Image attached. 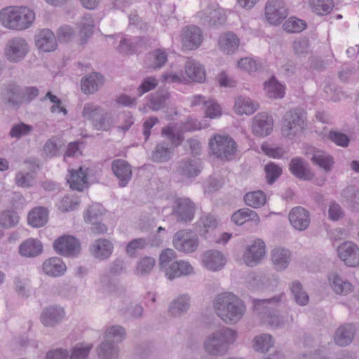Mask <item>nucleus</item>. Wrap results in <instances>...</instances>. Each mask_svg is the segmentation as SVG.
<instances>
[{
  "label": "nucleus",
  "mask_w": 359,
  "mask_h": 359,
  "mask_svg": "<svg viewBox=\"0 0 359 359\" xmlns=\"http://www.w3.org/2000/svg\"><path fill=\"white\" fill-rule=\"evenodd\" d=\"M99 290L102 294H111L116 290V284L108 274H102L100 277Z\"/></svg>",
  "instance_id": "obj_59"
},
{
  "label": "nucleus",
  "mask_w": 359,
  "mask_h": 359,
  "mask_svg": "<svg viewBox=\"0 0 359 359\" xmlns=\"http://www.w3.org/2000/svg\"><path fill=\"white\" fill-rule=\"evenodd\" d=\"M203 263L208 270L217 271L224 266L226 258L221 252L210 250L203 254Z\"/></svg>",
  "instance_id": "obj_24"
},
{
  "label": "nucleus",
  "mask_w": 359,
  "mask_h": 359,
  "mask_svg": "<svg viewBox=\"0 0 359 359\" xmlns=\"http://www.w3.org/2000/svg\"><path fill=\"white\" fill-rule=\"evenodd\" d=\"M185 76L187 81L203 83L205 80V72L203 66L193 58H188L184 65Z\"/></svg>",
  "instance_id": "obj_22"
},
{
  "label": "nucleus",
  "mask_w": 359,
  "mask_h": 359,
  "mask_svg": "<svg viewBox=\"0 0 359 359\" xmlns=\"http://www.w3.org/2000/svg\"><path fill=\"white\" fill-rule=\"evenodd\" d=\"M355 331V326L352 323L341 325L335 332V343L340 346H346L350 344L353 339Z\"/></svg>",
  "instance_id": "obj_29"
},
{
  "label": "nucleus",
  "mask_w": 359,
  "mask_h": 359,
  "mask_svg": "<svg viewBox=\"0 0 359 359\" xmlns=\"http://www.w3.org/2000/svg\"><path fill=\"white\" fill-rule=\"evenodd\" d=\"M306 154L311 155V161L320 168L323 169L325 172H330L334 164L333 158L327 153L311 148L306 151Z\"/></svg>",
  "instance_id": "obj_25"
},
{
  "label": "nucleus",
  "mask_w": 359,
  "mask_h": 359,
  "mask_svg": "<svg viewBox=\"0 0 359 359\" xmlns=\"http://www.w3.org/2000/svg\"><path fill=\"white\" fill-rule=\"evenodd\" d=\"M161 243L162 239L157 236H155L153 240L142 238H135L127 245L126 252L128 255H133L137 250L143 249L147 245L158 246Z\"/></svg>",
  "instance_id": "obj_39"
},
{
  "label": "nucleus",
  "mask_w": 359,
  "mask_h": 359,
  "mask_svg": "<svg viewBox=\"0 0 359 359\" xmlns=\"http://www.w3.org/2000/svg\"><path fill=\"white\" fill-rule=\"evenodd\" d=\"M43 270L46 274L57 277L64 274L66 271V265L60 258L51 257L43 262Z\"/></svg>",
  "instance_id": "obj_34"
},
{
  "label": "nucleus",
  "mask_w": 359,
  "mask_h": 359,
  "mask_svg": "<svg viewBox=\"0 0 359 359\" xmlns=\"http://www.w3.org/2000/svg\"><path fill=\"white\" fill-rule=\"evenodd\" d=\"M201 172V165L198 161L186 159L179 163L177 172L187 178L195 177Z\"/></svg>",
  "instance_id": "obj_35"
},
{
  "label": "nucleus",
  "mask_w": 359,
  "mask_h": 359,
  "mask_svg": "<svg viewBox=\"0 0 359 359\" xmlns=\"http://www.w3.org/2000/svg\"><path fill=\"white\" fill-rule=\"evenodd\" d=\"M126 337V330L121 325H111L108 327L104 332V340L114 339V343L121 342Z\"/></svg>",
  "instance_id": "obj_53"
},
{
  "label": "nucleus",
  "mask_w": 359,
  "mask_h": 359,
  "mask_svg": "<svg viewBox=\"0 0 359 359\" xmlns=\"http://www.w3.org/2000/svg\"><path fill=\"white\" fill-rule=\"evenodd\" d=\"M216 314L228 325H234L243 317L246 307L243 301L231 292L218 294L213 301Z\"/></svg>",
  "instance_id": "obj_2"
},
{
  "label": "nucleus",
  "mask_w": 359,
  "mask_h": 359,
  "mask_svg": "<svg viewBox=\"0 0 359 359\" xmlns=\"http://www.w3.org/2000/svg\"><path fill=\"white\" fill-rule=\"evenodd\" d=\"M33 130V127L24 123L15 124L12 126L9 135L12 138L20 139L23 136L28 135Z\"/></svg>",
  "instance_id": "obj_62"
},
{
  "label": "nucleus",
  "mask_w": 359,
  "mask_h": 359,
  "mask_svg": "<svg viewBox=\"0 0 359 359\" xmlns=\"http://www.w3.org/2000/svg\"><path fill=\"white\" fill-rule=\"evenodd\" d=\"M70 188L74 190L82 191L87 187V173L82 167L78 170L70 171V177L67 179Z\"/></svg>",
  "instance_id": "obj_37"
},
{
  "label": "nucleus",
  "mask_w": 359,
  "mask_h": 359,
  "mask_svg": "<svg viewBox=\"0 0 359 359\" xmlns=\"http://www.w3.org/2000/svg\"><path fill=\"white\" fill-rule=\"evenodd\" d=\"M113 245L107 239H97L91 245V254L97 259L103 260L109 257L112 253Z\"/></svg>",
  "instance_id": "obj_30"
},
{
  "label": "nucleus",
  "mask_w": 359,
  "mask_h": 359,
  "mask_svg": "<svg viewBox=\"0 0 359 359\" xmlns=\"http://www.w3.org/2000/svg\"><path fill=\"white\" fill-rule=\"evenodd\" d=\"M169 280H172L181 276H187L194 273L193 266L189 262L184 260H177L172 264L161 269Z\"/></svg>",
  "instance_id": "obj_15"
},
{
  "label": "nucleus",
  "mask_w": 359,
  "mask_h": 359,
  "mask_svg": "<svg viewBox=\"0 0 359 359\" xmlns=\"http://www.w3.org/2000/svg\"><path fill=\"white\" fill-rule=\"evenodd\" d=\"M204 111L206 117L215 118L222 114L220 106L215 100H207L204 105Z\"/></svg>",
  "instance_id": "obj_64"
},
{
  "label": "nucleus",
  "mask_w": 359,
  "mask_h": 359,
  "mask_svg": "<svg viewBox=\"0 0 359 359\" xmlns=\"http://www.w3.org/2000/svg\"><path fill=\"white\" fill-rule=\"evenodd\" d=\"M288 219L292 227L299 231L307 229L311 223L309 212L301 206L293 208L289 212Z\"/></svg>",
  "instance_id": "obj_16"
},
{
  "label": "nucleus",
  "mask_w": 359,
  "mask_h": 359,
  "mask_svg": "<svg viewBox=\"0 0 359 359\" xmlns=\"http://www.w3.org/2000/svg\"><path fill=\"white\" fill-rule=\"evenodd\" d=\"M304 114L298 109H292L287 111L283 116L281 125V133L283 136L290 140L301 134L305 126Z\"/></svg>",
  "instance_id": "obj_5"
},
{
  "label": "nucleus",
  "mask_w": 359,
  "mask_h": 359,
  "mask_svg": "<svg viewBox=\"0 0 359 359\" xmlns=\"http://www.w3.org/2000/svg\"><path fill=\"white\" fill-rule=\"evenodd\" d=\"M172 149L165 142L157 144L151 153V159L154 162L163 163L168 161L171 158Z\"/></svg>",
  "instance_id": "obj_41"
},
{
  "label": "nucleus",
  "mask_w": 359,
  "mask_h": 359,
  "mask_svg": "<svg viewBox=\"0 0 359 359\" xmlns=\"http://www.w3.org/2000/svg\"><path fill=\"white\" fill-rule=\"evenodd\" d=\"M266 179L269 184H273L281 175L282 169L273 163L265 165Z\"/></svg>",
  "instance_id": "obj_63"
},
{
  "label": "nucleus",
  "mask_w": 359,
  "mask_h": 359,
  "mask_svg": "<svg viewBox=\"0 0 359 359\" xmlns=\"http://www.w3.org/2000/svg\"><path fill=\"white\" fill-rule=\"evenodd\" d=\"M287 14V8L283 0H269L265 6L266 18L271 25L280 24Z\"/></svg>",
  "instance_id": "obj_10"
},
{
  "label": "nucleus",
  "mask_w": 359,
  "mask_h": 359,
  "mask_svg": "<svg viewBox=\"0 0 359 359\" xmlns=\"http://www.w3.org/2000/svg\"><path fill=\"white\" fill-rule=\"evenodd\" d=\"M283 297L284 294L280 293L269 299H253L254 312L264 324L273 328H282L294 322L292 315H280L271 306L281 302Z\"/></svg>",
  "instance_id": "obj_1"
},
{
  "label": "nucleus",
  "mask_w": 359,
  "mask_h": 359,
  "mask_svg": "<svg viewBox=\"0 0 359 359\" xmlns=\"http://www.w3.org/2000/svg\"><path fill=\"white\" fill-rule=\"evenodd\" d=\"M265 255V243L262 239L257 238L246 248L243 255V259L247 266L253 267L261 262Z\"/></svg>",
  "instance_id": "obj_11"
},
{
  "label": "nucleus",
  "mask_w": 359,
  "mask_h": 359,
  "mask_svg": "<svg viewBox=\"0 0 359 359\" xmlns=\"http://www.w3.org/2000/svg\"><path fill=\"white\" fill-rule=\"evenodd\" d=\"M337 252L339 258L351 267L359 265V248L352 242H344L338 247Z\"/></svg>",
  "instance_id": "obj_17"
},
{
  "label": "nucleus",
  "mask_w": 359,
  "mask_h": 359,
  "mask_svg": "<svg viewBox=\"0 0 359 359\" xmlns=\"http://www.w3.org/2000/svg\"><path fill=\"white\" fill-rule=\"evenodd\" d=\"M239 39L232 32L222 34L218 39V46L221 50L232 54L239 46Z\"/></svg>",
  "instance_id": "obj_33"
},
{
  "label": "nucleus",
  "mask_w": 359,
  "mask_h": 359,
  "mask_svg": "<svg viewBox=\"0 0 359 359\" xmlns=\"http://www.w3.org/2000/svg\"><path fill=\"white\" fill-rule=\"evenodd\" d=\"M53 248L61 255L74 257L80 252V242L74 236L65 235L54 241Z\"/></svg>",
  "instance_id": "obj_12"
},
{
  "label": "nucleus",
  "mask_w": 359,
  "mask_h": 359,
  "mask_svg": "<svg viewBox=\"0 0 359 359\" xmlns=\"http://www.w3.org/2000/svg\"><path fill=\"white\" fill-rule=\"evenodd\" d=\"M195 205L188 198H177L175 201L172 214L178 222H190L193 219Z\"/></svg>",
  "instance_id": "obj_13"
},
{
  "label": "nucleus",
  "mask_w": 359,
  "mask_h": 359,
  "mask_svg": "<svg viewBox=\"0 0 359 359\" xmlns=\"http://www.w3.org/2000/svg\"><path fill=\"white\" fill-rule=\"evenodd\" d=\"M181 38L183 47L187 50H196L203 41V33L197 26H187L182 29Z\"/></svg>",
  "instance_id": "obj_14"
},
{
  "label": "nucleus",
  "mask_w": 359,
  "mask_h": 359,
  "mask_svg": "<svg viewBox=\"0 0 359 359\" xmlns=\"http://www.w3.org/2000/svg\"><path fill=\"white\" fill-rule=\"evenodd\" d=\"M290 290L293 295L295 302L299 306H306L309 304V297L307 292L304 290L301 283L294 280L291 283Z\"/></svg>",
  "instance_id": "obj_45"
},
{
  "label": "nucleus",
  "mask_w": 359,
  "mask_h": 359,
  "mask_svg": "<svg viewBox=\"0 0 359 359\" xmlns=\"http://www.w3.org/2000/svg\"><path fill=\"white\" fill-rule=\"evenodd\" d=\"M244 201L248 206L259 208L266 203V195L262 191H250L244 196Z\"/></svg>",
  "instance_id": "obj_47"
},
{
  "label": "nucleus",
  "mask_w": 359,
  "mask_h": 359,
  "mask_svg": "<svg viewBox=\"0 0 359 359\" xmlns=\"http://www.w3.org/2000/svg\"><path fill=\"white\" fill-rule=\"evenodd\" d=\"M196 18L199 22L210 27L223 25L226 20L224 11L217 4H212L198 11Z\"/></svg>",
  "instance_id": "obj_7"
},
{
  "label": "nucleus",
  "mask_w": 359,
  "mask_h": 359,
  "mask_svg": "<svg viewBox=\"0 0 359 359\" xmlns=\"http://www.w3.org/2000/svg\"><path fill=\"white\" fill-rule=\"evenodd\" d=\"M119 348L111 340L103 341L97 348V353L102 359H116Z\"/></svg>",
  "instance_id": "obj_40"
},
{
  "label": "nucleus",
  "mask_w": 359,
  "mask_h": 359,
  "mask_svg": "<svg viewBox=\"0 0 359 359\" xmlns=\"http://www.w3.org/2000/svg\"><path fill=\"white\" fill-rule=\"evenodd\" d=\"M104 207L100 203H93L89 205L88 209L83 213V217L86 222L94 224L104 213Z\"/></svg>",
  "instance_id": "obj_49"
},
{
  "label": "nucleus",
  "mask_w": 359,
  "mask_h": 359,
  "mask_svg": "<svg viewBox=\"0 0 359 359\" xmlns=\"http://www.w3.org/2000/svg\"><path fill=\"white\" fill-rule=\"evenodd\" d=\"M231 220L237 225H242L248 221L259 222V217L255 211L249 208H242L232 215Z\"/></svg>",
  "instance_id": "obj_43"
},
{
  "label": "nucleus",
  "mask_w": 359,
  "mask_h": 359,
  "mask_svg": "<svg viewBox=\"0 0 359 359\" xmlns=\"http://www.w3.org/2000/svg\"><path fill=\"white\" fill-rule=\"evenodd\" d=\"M48 221V210L43 207L34 208L28 215V222L34 227H41Z\"/></svg>",
  "instance_id": "obj_42"
},
{
  "label": "nucleus",
  "mask_w": 359,
  "mask_h": 359,
  "mask_svg": "<svg viewBox=\"0 0 359 359\" xmlns=\"http://www.w3.org/2000/svg\"><path fill=\"white\" fill-rule=\"evenodd\" d=\"M29 50L27 40L21 36H15L8 40L4 55L11 62H19L22 60Z\"/></svg>",
  "instance_id": "obj_8"
},
{
  "label": "nucleus",
  "mask_w": 359,
  "mask_h": 359,
  "mask_svg": "<svg viewBox=\"0 0 359 359\" xmlns=\"http://www.w3.org/2000/svg\"><path fill=\"white\" fill-rule=\"evenodd\" d=\"M93 348L91 344H77L71 350L70 359H86Z\"/></svg>",
  "instance_id": "obj_57"
},
{
  "label": "nucleus",
  "mask_w": 359,
  "mask_h": 359,
  "mask_svg": "<svg viewBox=\"0 0 359 359\" xmlns=\"http://www.w3.org/2000/svg\"><path fill=\"white\" fill-rule=\"evenodd\" d=\"M209 146L212 155L222 161H229L235 158L236 143L230 137L214 135L209 141Z\"/></svg>",
  "instance_id": "obj_6"
},
{
  "label": "nucleus",
  "mask_w": 359,
  "mask_h": 359,
  "mask_svg": "<svg viewBox=\"0 0 359 359\" xmlns=\"http://www.w3.org/2000/svg\"><path fill=\"white\" fill-rule=\"evenodd\" d=\"M259 108V104L249 97H239L235 101L234 109L237 114L250 115Z\"/></svg>",
  "instance_id": "obj_38"
},
{
  "label": "nucleus",
  "mask_w": 359,
  "mask_h": 359,
  "mask_svg": "<svg viewBox=\"0 0 359 359\" xmlns=\"http://www.w3.org/2000/svg\"><path fill=\"white\" fill-rule=\"evenodd\" d=\"M341 196L353 210H359V189L355 186H348L341 192Z\"/></svg>",
  "instance_id": "obj_44"
},
{
  "label": "nucleus",
  "mask_w": 359,
  "mask_h": 359,
  "mask_svg": "<svg viewBox=\"0 0 359 359\" xmlns=\"http://www.w3.org/2000/svg\"><path fill=\"white\" fill-rule=\"evenodd\" d=\"M64 316L65 311L62 308L50 306L43 309L41 315V321L46 327H53L59 323Z\"/></svg>",
  "instance_id": "obj_27"
},
{
  "label": "nucleus",
  "mask_w": 359,
  "mask_h": 359,
  "mask_svg": "<svg viewBox=\"0 0 359 359\" xmlns=\"http://www.w3.org/2000/svg\"><path fill=\"white\" fill-rule=\"evenodd\" d=\"M190 308V297L188 294H182L170 303L168 311L174 317H180L186 313Z\"/></svg>",
  "instance_id": "obj_32"
},
{
  "label": "nucleus",
  "mask_w": 359,
  "mask_h": 359,
  "mask_svg": "<svg viewBox=\"0 0 359 359\" xmlns=\"http://www.w3.org/2000/svg\"><path fill=\"white\" fill-rule=\"evenodd\" d=\"M306 27V22L296 17L289 18L283 25V29L290 33L301 32Z\"/></svg>",
  "instance_id": "obj_56"
},
{
  "label": "nucleus",
  "mask_w": 359,
  "mask_h": 359,
  "mask_svg": "<svg viewBox=\"0 0 359 359\" xmlns=\"http://www.w3.org/2000/svg\"><path fill=\"white\" fill-rule=\"evenodd\" d=\"M43 245L40 241L29 238L24 241L19 247V253L25 257H35L41 254Z\"/></svg>",
  "instance_id": "obj_31"
},
{
  "label": "nucleus",
  "mask_w": 359,
  "mask_h": 359,
  "mask_svg": "<svg viewBox=\"0 0 359 359\" xmlns=\"http://www.w3.org/2000/svg\"><path fill=\"white\" fill-rule=\"evenodd\" d=\"M3 101L8 107L18 108L23 103L22 88L15 84L9 85L3 95Z\"/></svg>",
  "instance_id": "obj_28"
},
{
  "label": "nucleus",
  "mask_w": 359,
  "mask_h": 359,
  "mask_svg": "<svg viewBox=\"0 0 359 359\" xmlns=\"http://www.w3.org/2000/svg\"><path fill=\"white\" fill-rule=\"evenodd\" d=\"M170 98L168 91H158L151 95L149 100V108L153 111H158L165 107L166 101Z\"/></svg>",
  "instance_id": "obj_50"
},
{
  "label": "nucleus",
  "mask_w": 359,
  "mask_h": 359,
  "mask_svg": "<svg viewBox=\"0 0 359 359\" xmlns=\"http://www.w3.org/2000/svg\"><path fill=\"white\" fill-rule=\"evenodd\" d=\"M237 337V332L228 327L215 330L205 338L203 344L204 351L210 356H224L236 341Z\"/></svg>",
  "instance_id": "obj_3"
},
{
  "label": "nucleus",
  "mask_w": 359,
  "mask_h": 359,
  "mask_svg": "<svg viewBox=\"0 0 359 359\" xmlns=\"http://www.w3.org/2000/svg\"><path fill=\"white\" fill-rule=\"evenodd\" d=\"M104 109L99 105L92 102H87L84 104L82 116L83 118L88 120L91 124L98 118L99 115Z\"/></svg>",
  "instance_id": "obj_54"
},
{
  "label": "nucleus",
  "mask_w": 359,
  "mask_h": 359,
  "mask_svg": "<svg viewBox=\"0 0 359 359\" xmlns=\"http://www.w3.org/2000/svg\"><path fill=\"white\" fill-rule=\"evenodd\" d=\"M104 77L102 74L97 72H93L81 79V90L86 95L94 94L104 84Z\"/></svg>",
  "instance_id": "obj_26"
},
{
  "label": "nucleus",
  "mask_w": 359,
  "mask_h": 359,
  "mask_svg": "<svg viewBox=\"0 0 359 359\" xmlns=\"http://www.w3.org/2000/svg\"><path fill=\"white\" fill-rule=\"evenodd\" d=\"M198 237L191 231L180 230L172 238V244L176 250L185 253L195 252L198 247Z\"/></svg>",
  "instance_id": "obj_9"
},
{
  "label": "nucleus",
  "mask_w": 359,
  "mask_h": 359,
  "mask_svg": "<svg viewBox=\"0 0 359 359\" xmlns=\"http://www.w3.org/2000/svg\"><path fill=\"white\" fill-rule=\"evenodd\" d=\"M328 279L332 289L337 294L346 295L353 290L352 284L336 273L330 274Z\"/></svg>",
  "instance_id": "obj_36"
},
{
  "label": "nucleus",
  "mask_w": 359,
  "mask_h": 359,
  "mask_svg": "<svg viewBox=\"0 0 359 359\" xmlns=\"http://www.w3.org/2000/svg\"><path fill=\"white\" fill-rule=\"evenodd\" d=\"M92 126L97 130L108 131L114 126L113 118L109 113L103 110Z\"/></svg>",
  "instance_id": "obj_52"
},
{
  "label": "nucleus",
  "mask_w": 359,
  "mask_h": 359,
  "mask_svg": "<svg viewBox=\"0 0 359 359\" xmlns=\"http://www.w3.org/2000/svg\"><path fill=\"white\" fill-rule=\"evenodd\" d=\"M273 337L269 334H262L255 337L253 348L257 352L264 353L273 346Z\"/></svg>",
  "instance_id": "obj_48"
},
{
  "label": "nucleus",
  "mask_w": 359,
  "mask_h": 359,
  "mask_svg": "<svg viewBox=\"0 0 359 359\" xmlns=\"http://www.w3.org/2000/svg\"><path fill=\"white\" fill-rule=\"evenodd\" d=\"M34 19V13L27 7L10 6L0 11V22L10 29H26L32 25Z\"/></svg>",
  "instance_id": "obj_4"
},
{
  "label": "nucleus",
  "mask_w": 359,
  "mask_h": 359,
  "mask_svg": "<svg viewBox=\"0 0 359 359\" xmlns=\"http://www.w3.org/2000/svg\"><path fill=\"white\" fill-rule=\"evenodd\" d=\"M289 170L299 180L309 181L314 177V174L311 170L308 162L299 157H295L290 160Z\"/></svg>",
  "instance_id": "obj_18"
},
{
  "label": "nucleus",
  "mask_w": 359,
  "mask_h": 359,
  "mask_svg": "<svg viewBox=\"0 0 359 359\" xmlns=\"http://www.w3.org/2000/svg\"><path fill=\"white\" fill-rule=\"evenodd\" d=\"M19 222V216L14 211L6 210L0 213V225L4 228H12Z\"/></svg>",
  "instance_id": "obj_58"
},
{
  "label": "nucleus",
  "mask_w": 359,
  "mask_h": 359,
  "mask_svg": "<svg viewBox=\"0 0 359 359\" xmlns=\"http://www.w3.org/2000/svg\"><path fill=\"white\" fill-rule=\"evenodd\" d=\"M264 89L269 98L277 99L284 97V86L274 77L271 78L269 81L265 82Z\"/></svg>",
  "instance_id": "obj_46"
},
{
  "label": "nucleus",
  "mask_w": 359,
  "mask_h": 359,
  "mask_svg": "<svg viewBox=\"0 0 359 359\" xmlns=\"http://www.w3.org/2000/svg\"><path fill=\"white\" fill-rule=\"evenodd\" d=\"M36 47L43 52L53 51L57 48V41L54 33L49 29L41 30L35 38Z\"/></svg>",
  "instance_id": "obj_23"
},
{
  "label": "nucleus",
  "mask_w": 359,
  "mask_h": 359,
  "mask_svg": "<svg viewBox=\"0 0 359 359\" xmlns=\"http://www.w3.org/2000/svg\"><path fill=\"white\" fill-rule=\"evenodd\" d=\"M309 3L313 12L320 15L330 13L334 6L332 0H309Z\"/></svg>",
  "instance_id": "obj_51"
},
{
  "label": "nucleus",
  "mask_w": 359,
  "mask_h": 359,
  "mask_svg": "<svg viewBox=\"0 0 359 359\" xmlns=\"http://www.w3.org/2000/svg\"><path fill=\"white\" fill-rule=\"evenodd\" d=\"M111 170L118 180V186L120 187H126L133 175L130 165L125 160L116 159L111 163Z\"/></svg>",
  "instance_id": "obj_19"
},
{
  "label": "nucleus",
  "mask_w": 359,
  "mask_h": 359,
  "mask_svg": "<svg viewBox=\"0 0 359 359\" xmlns=\"http://www.w3.org/2000/svg\"><path fill=\"white\" fill-rule=\"evenodd\" d=\"M146 45V42L142 37L138 38L135 45L130 43L127 39H122L118 47V51L122 54H130L135 50L136 46H142Z\"/></svg>",
  "instance_id": "obj_61"
},
{
  "label": "nucleus",
  "mask_w": 359,
  "mask_h": 359,
  "mask_svg": "<svg viewBox=\"0 0 359 359\" xmlns=\"http://www.w3.org/2000/svg\"><path fill=\"white\" fill-rule=\"evenodd\" d=\"M156 261L151 257H145L140 260L136 268V274L138 276H146L152 271L155 266Z\"/></svg>",
  "instance_id": "obj_60"
},
{
  "label": "nucleus",
  "mask_w": 359,
  "mask_h": 359,
  "mask_svg": "<svg viewBox=\"0 0 359 359\" xmlns=\"http://www.w3.org/2000/svg\"><path fill=\"white\" fill-rule=\"evenodd\" d=\"M273 120L266 113L257 114L253 118L252 131L258 136H266L273 130Z\"/></svg>",
  "instance_id": "obj_21"
},
{
  "label": "nucleus",
  "mask_w": 359,
  "mask_h": 359,
  "mask_svg": "<svg viewBox=\"0 0 359 359\" xmlns=\"http://www.w3.org/2000/svg\"><path fill=\"white\" fill-rule=\"evenodd\" d=\"M271 259L274 269L283 271L287 268L292 260V252L287 248L276 247L271 252Z\"/></svg>",
  "instance_id": "obj_20"
},
{
  "label": "nucleus",
  "mask_w": 359,
  "mask_h": 359,
  "mask_svg": "<svg viewBox=\"0 0 359 359\" xmlns=\"http://www.w3.org/2000/svg\"><path fill=\"white\" fill-rule=\"evenodd\" d=\"M198 223L201 227L200 235L205 236L209 231L216 229L218 222L214 215L208 214L201 217Z\"/></svg>",
  "instance_id": "obj_55"
}]
</instances>
